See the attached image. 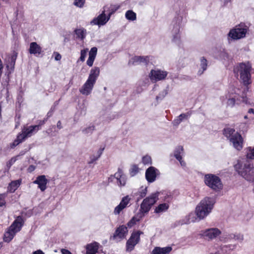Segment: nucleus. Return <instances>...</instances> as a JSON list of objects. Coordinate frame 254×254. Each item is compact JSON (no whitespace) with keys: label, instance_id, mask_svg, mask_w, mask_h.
Returning a JSON list of instances; mask_svg holds the SVG:
<instances>
[{"label":"nucleus","instance_id":"f257e3e1","mask_svg":"<svg viewBox=\"0 0 254 254\" xmlns=\"http://www.w3.org/2000/svg\"><path fill=\"white\" fill-rule=\"evenodd\" d=\"M234 168L238 174L249 182H254V167L249 161H238Z\"/></svg>","mask_w":254,"mask_h":254},{"label":"nucleus","instance_id":"f03ea898","mask_svg":"<svg viewBox=\"0 0 254 254\" xmlns=\"http://www.w3.org/2000/svg\"><path fill=\"white\" fill-rule=\"evenodd\" d=\"M251 69L252 66L249 63L247 64L242 63L235 66L233 71L235 76L238 77L240 74V80L244 85L247 86L252 82L250 73Z\"/></svg>","mask_w":254,"mask_h":254},{"label":"nucleus","instance_id":"7ed1b4c3","mask_svg":"<svg viewBox=\"0 0 254 254\" xmlns=\"http://www.w3.org/2000/svg\"><path fill=\"white\" fill-rule=\"evenodd\" d=\"M215 202L214 199L212 197H205L199 202L195 208V213L199 220L210 213Z\"/></svg>","mask_w":254,"mask_h":254},{"label":"nucleus","instance_id":"20e7f679","mask_svg":"<svg viewBox=\"0 0 254 254\" xmlns=\"http://www.w3.org/2000/svg\"><path fill=\"white\" fill-rule=\"evenodd\" d=\"M100 70L98 67H94L90 70L87 80L80 89V92L85 95H89L99 76Z\"/></svg>","mask_w":254,"mask_h":254},{"label":"nucleus","instance_id":"39448f33","mask_svg":"<svg viewBox=\"0 0 254 254\" xmlns=\"http://www.w3.org/2000/svg\"><path fill=\"white\" fill-rule=\"evenodd\" d=\"M223 134L232 144L237 150H241L243 147V138L241 134L232 128H226L223 129Z\"/></svg>","mask_w":254,"mask_h":254},{"label":"nucleus","instance_id":"423d86ee","mask_svg":"<svg viewBox=\"0 0 254 254\" xmlns=\"http://www.w3.org/2000/svg\"><path fill=\"white\" fill-rule=\"evenodd\" d=\"M204 182L206 186L212 190L218 191L223 188L221 179L219 177L211 174H206L204 176Z\"/></svg>","mask_w":254,"mask_h":254},{"label":"nucleus","instance_id":"0eeeda50","mask_svg":"<svg viewBox=\"0 0 254 254\" xmlns=\"http://www.w3.org/2000/svg\"><path fill=\"white\" fill-rule=\"evenodd\" d=\"M182 17H176L172 21L173 29L171 33L172 35V42L178 45L181 44L180 24L182 21Z\"/></svg>","mask_w":254,"mask_h":254},{"label":"nucleus","instance_id":"6e6552de","mask_svg":"<svg viewBox=\"0 0 254 254\" xmlns=\"http://www.w3.org/2000/svg\"><path fill=\"white\" fill-rule=\"evenodd\" d=\"M158 194L157 191L144 199L140 205V210L142 212L146 213L150 210L151 206L157 201Z\"/></svg>","mask_w":254,"mask_h":254},{"label":"nucleus","instance_id":"1a4fd4ad","mask_svg":"<svg viewBox=\"0 0 254 254\" xmlns=\"http://www.w3.org/2000/svg\"><path fill=\"white\" fill-rule=\"evenodd\" d=\"M247 32V26L244 24H240L231 30L228 35L234 40H238L245 37Z\"/></svg>","mask_w":254,"mask_h":254},{"label":"nucleus","instance_id":"9d476101","mask_svg":"<svg viewBox=\"0 0 254 254\" xmlns=\"http://www.w3.org/2000/svg\"><path fill=\"white\" fill-rule=\"evenodd\" d=\"M142 234L143 232L139 230L133 231L131 233L126 243L127 251L131 252L134 249L135 245L139 242L140 235Z\"/></svg>","mask_w":254,"mask_h":254},{"label":"nucleus","instance_id":"9b49d317","mask_svg":"<svg viewBox=\"0 0 254 254\" xmlns=\"http://www.w3.org/2000/svg\"><path fill=\"white\" fill-rule=\"evenodd\" d=\"M220 234L221 231L218 228H210L201 231L200 235L206 240H211Z\"/></svg>","mask_w":254,"mask_h":254},{"label":"nucleus","instance_id":"f8f14e48","mask_svg":"<svg viewBox=\"0 0 254 254\" xmlns=\"http://www.w3.org/2000/svg\"><path fill=\"white\" fill-rule=\"evenodd\" d=\"M106 7H104V10L102 13L99 14L97 17H95L91 22V23L93 25L101 26L105 25L110 19L108 16L106 15Z\"/></svg>","mask_w":254,"mask_h":254},{"label":"nucleus","instance_id":"ddd939ff","mask_svg":"<svg viewBox=\"0 0 254 254\" xmlns=\"http://www.w3.org/2000/svg\"><path fill=\"white\" fill-rule=\"evenodd\" d=\"M112 178H115L117 179V184L120 187H124L126 185L127 178L121 168H119L117 172L114 175H111L109 179Z\"/></svg>","mask_w":254,"mask_h":254},{"label":"nucleus","instance_id":"4468645a","mask_svg":"<svg viewBox=\"0 0 254 254\" xmlns=\"http://www.w3.org/2000/svg\"><path fill=\"white\" fill-rule=\"evenodd\" d=\"M24 224V221L22 216H18L9 227L11 231L14 232L16 234L19 232Z\"/></svg>","mask_w":254,"mask_h":254},{"label":"nucleus","instance_id":"2eb2a0df","mask_svg":"<svg viewBox=\"0 0 254 254\" xmlns=\"http://www.w3.org/2000/svg\"><path fill=\"white\" fill-rule=\"evenodd\" d=\"M48 183V180L44 175L38 176L36 180L33 181V183L38 185V188L41 191H44L46 190Z\"/></svg>","mask_w":254,"mask_h":254},{"label":"nucleus","instance_id":"dca6fc26","mask_svg":"<svg viewBox=\"0 0 254 254\" xmlns=\"http://www.w3.org/2000/svg\"><path fill=\"white\" fill-rule=\"evenodd\" d=\"M28 51L30 54H33L36 57L39 56L43 53L42 47L35 42H31L30 44Z\"/></svg>","mask_w":254,"mask_h":254},{"label":"nucleus","instance_id":"f3484780","mask_svg":"<svg viewBox=\"0 0 254 254\" xmlns=\"http://www.w3.org/2000/svg\"><path fill=\"white\" fill-rule=\"evenodd\" d=\"M128 232L127 227L125 225H121L118 227L113 234V238L114 239L119 238L120 239H124Z\"/></svg>","mask_w":254,"mask_h":254},{"label":"nucleus","instance_id":"a211bd4d","mask_svg":"<svg viewBox=\"0 0 254 254\" xmlns=\"http://www.w3.org/2000/svg\"><path fill=\"white\" fill-rule=\"evenodd\" d=\"M149 62V57L148 56H134L132 58L129 62L132 65H135L141 63L147 65Z\"/></svg>","mask_w":254,"mask_h":254},{"label":"nucleus","instance_id":"6ab92c4d","mask_svg":"<svg viewBox=\"0 0 254 254\" xmlns=\"http://www.w3.org/2000/svg\"><path fill=\"white\" fill-rule=\"evenodd\" d=\"M172 192L168 190H163L160 192V202L170 203L173 199Z\"/></svg>","mask_w":254,"mask_h":254},{"label":"nucleus","instance_id":"aec40b11","mask_svg":"<svg viewBox=\"0 0 254 254\" xmlns=\"http://www.w3.org/2000/svg\"><path fill=\"white\" fill-rule=\"evenodd\" d=\"M22 130L26 136L28 138L32 136L33 134H35L38 131V127L34 125L30 126L29 127H24Z\"/></svg>","mask_w":254,"mask_h":254},{"label":"nucleus","instance_id":"412c9836","mask_svg":"<svg viewBox=\"0 0 254 254\" xmlns=\"http://www.w3.org/2000/svg\"><path fill=\"white\" fill-rule=\"evenodd\" d=\"M145 177L148 182L151 183L155 181L156 178V173L154 168L150 167L145 172Z\"/></svg>","mask_w":254,"mask_h":254},{"label":"nucleus","instance_id":"4be33fe9","mask_svg":"<svg viewBox=\"0 0 254 254\" xmlns=\"http://www.w3.org/2000/svg\"><path fill=\"white\" fill-rule=\"evenodd\" d=\"M15 234L16 233L13 231H11L10 229L8 227L3 235V241L9 243L13 239Z\"/></svg>","mask_w":254,"mask_h":254},{"label":"nucleus","instance_id":"5701e85b","mask_svg":"<svg viewBox=\"0 0 254 254\" xmlns=\"http://www.w3.org/2000/svg\"><path fill=\"white\" fill-rule=\"evenodd\" d=\"M197 218L195 217V214L193 213H190L186 216L185 219L182 220L181 222V225L194 222L197 220Z\"/></svg>","mask_w":254,"mask_h":254},{"label":"nucleus","instance_id":"b1692460","mask_svg":"<svg viewBox=\"0 0 254 254\" xmlns=\"http://www.w3.org/2000/svg\"><path fill=\"white\" fill-rule=\"evenodd\" d=\"M99 247V244L96 242H94L86 246V252L98 253Z\"/></svg>","mask_w":254,"mask_h":254},{"label":"nucleus","instance_id":"393cba45","mask_svg":"<svg viewBox=\"0 0 254 254\" xmlns=\"http://www.w3.org/2000/svg\"><path fill=\"white\" fill-rule=\"evenodd\" d=\"M21 183V180H17L13 181L9 183L8 187V190L12 192H13L19 187Z\"/></svg>","mask_w":254,"mask_h":254},{"label":"nucleus","instance_id":"a878e982","mask_svg":"<svg viewBox=\"0 0 254 254\" xmlns=\"http://www.w3.org/2000/svg\"><path fill=\"white\" fill-rule=\"evenodd\" d=\"M184 153V148L182 146H177L174 151V156L177 160H181L182 154Z\"/></svg>","mask_w":254,"mask_h":254},{"label":"nucleus","instance_id":"bb28decb","mask_svg":"<svg viewBox=\"0 0 254 254\" xmlns=\"http://www.w3.org/2000/svg\"><path fill=\"white\" fill-rule=\"evenodd\" d=\"M147 193V188H141L136 192L134 193V195L136 196V200L138 201L139 200L145 196Z\"/></svg>","mask_w":254,"mask_h":254},{"label":"nucleus","instance_id":"cd10ccee","mask_svg":"<svg viewBox=\"0 0 254 254\" xmlns=\"http://www.w3.org/2000/svg\"><path fill=\"white\" fill-rule=\"evenodd\" d=\"M16 58V54H13L9 58L8 63L6 65V67L7 68H10L12 70L14 69Z\"/></svg>","mask_w":254,"mask_h":254},{"label":"nucleus","instance_id":"c85d7f7f","mask_svg":"<svg viewBox=\"0 0 254 254\" xmlns=\"http://www.w3.org/2000/svg\"><path fill=\"white\" fill-rule=\"evenodd\" d=\"M105 149V147H100V149L98 150L97 152V155H91L90 157V160L88 162V164H91L93 163L95 161L97 160L98 158H100L102 154L103 153V152Z\"/></svg>","mask_w":254,"mask_h":254},{"label":"nucleus","instance_id":"c756f323","mask_svg":"<svg viewBox=\"0 0 254 254\" xmlns=\"http://www.w3.org/2000/svg\"><path fill=\"white\" fill-rule=\"evenodd\" d=\"M76 38L83 40L86 36V30L84 28L75 29L74 31Z\"/></svg>","mask_w":254,"mask_h":254},{"label":"nucleus","instance_id":"7c9ffc66","mask_svg":"<svg viewBox=\"0 0 254 254\" xmlns=\"http://www.w3.org/2000/svg\"><path fill=\"white\" fill-rule=\"evenodd\" d=\"M106 7V10L107 12H108V16L110 18L111 16L119 8V6L115 5H111L110 7Z\"/></svg>","mask_w":254,"mask_h":254},{"label":"nucleus","instance_id":"2f4dec72","mask_svg":"<svg viewBox=\"0 0 254 254\" xmlns=\"http://www.w3.org/2000/svg\"><path fill=\"white\" fill-rule=\"evenodd\" d=\"M149 77L152 82L158 81L159 80V70L156 71L152 69L150 73Z\"/></svg>","mask_w":254,"mask_h":254},{"label":"nucleus","instance_id":"473e14b6","mask_svg":"<svg viewBox=\"0 0 254 254\" xmlns=\"http://www.w3.org/2000/svg\"><path fill=\"white\" fill-rule=\"evenodd\" d=\"M126 17L129 20L133 21L136 19V14L132 10H128L126 13Z\"/></svg>","mask_w":254,"mask_h":254},{"label":"nucleus","instance_id":"72a5a7b5","mask_svg":"<svg viewBox=\"0 0 254 254\" xmlns=\"http://www.w3.org/2000/svg\"><path fill=\"white\" fill-rule=\"evenodd\" d=\"M139 172V168L138 166L136 164L131 165L129 173L130 177H133L135 176Z\"/></svg>","mask_w":254,"mask_h":254},{"label":"nucleus","instance_id":"f704fd0d","mask_svg":"<svg viewBox=\"0 0 254 254\" xmlns=\"http://www.w3.org/2000/svg\"><path fill=\"white\" fill-rule=\"evenodd\" d=\"M200 66L202 69V71L201 72L199 71L198 73L201 74L206 69L207 66V61L204 57H202L200 59Z\"/></svg>","mask_w":254,"mask_h":254},{"label":"nucleus","instance_id":"c9c22d12","mask_svg":"<svg viewBox=\"0 0 254 254\" xmlns=\"http://www.w3.org/2000/svg\"><path fill=\"white\" fill-rule=\"evenodd\" d=\"M228 240H243V237L239 234V235H237V234H228L227 236V237L226 238Z\"/></svg>","mask_w":254,"mask_h":254},{"label":"nucleus","instance_id":"e433bc0d","mask_svg":"<svg viewBox=\"0 0 254 254\" xmlns=\"http://www.w3.org/2000/svg\"><path fill=\"white\" fill-rule=\"evenodd\" d=\"M248 152L247 153V158L254 159V147H249L247 148Z\"/></svg>","mask_w":254,"mask_h":254},{"label":"nucleus","instance_id":"4c0bfd02","mask_svg":"<svg viewBox=\"0 0 254 254\" xmlns=\"http://www.w3.org/2000/svg\"><path fill=\"white\" fill-rule=\"evenodd\" d=\"M248 129V126L245 123H240L239 125L238 129L239 131V133L241 132L245 133L247 131Z\"/></svg>","mask_w":254,"mask_h":254},{"label":"nucleus","instance_id":"58836bf2","mask_svg":"<svg viewBox=\"0 0 254 254\" xmlns=\"http://www.w3.org/2000/svg\"><path fill=\"white\" fill-rule=\"evenodd\" d=\"M130 199L131 198L129 197L128 195H126V196L123 197L120 203L122 204L123 207L126 208L127 204L129 203Z\"/></svg>","mask_w":254,"mask_h":254},{"label":"nucleus","instance_id":"ea45409f","mask_svg":"<svg viewBox=\"0 0 254 254\" xmlns=\"http://www.w3.org/2000/svg\"><path fill=\"white\" fill-rule=\"evenodd\" d=\"M170 203L160 202V212L166 211L169 207Z\"/></svg>","mask_w":254,"mask_h":254},{"label":"nucleus","instance_id":"a19ab883","mask_svg":"<svg viewBox=\"0 0 254 254\" xmlns=\"http://www.w3.org/2000/svg\"><path fill=\"white\" fill-rule=\"evenodd\" d=\"M17 140H18L21 143L24 141L27 137L26 136L23 131L22 130L20 132H19L16 138Z\"/></svg>","mask_w":254,"mask_h":254},{"label":"nucleus","instance_id":"79ce46f5","mask_svg":"<svg viewBox=\"0 0 254 254\" xmlns=\"http://www.w3.org/2000/svg\"><path fill=\"white\" fill-rule=\"evenodd\" d=\"M142 162L144 165H150L152 163L151 158L149 155H145L142 158Z\"/></svg>","mask_w":254,"mask_h":254},{"label":"nucleus","instance_id":"37998d69","mask_svg":"<svg viewBox=\"0 0 254 254\" xmlns=\"http://www.w3.org/2000/svg\"><path fill=\"white\" fill-rule=\"evenodd\" d=\"M172 250V248L171 247H160V254H169Z\"/></svg>","mask_w":254,"mask_h":254},{"label":"nucleus","instance_id":"c03bdc74","mask_svg":"<svg viewBox=\"0 0 254 254\" xmlns=\"http://www.w3.org/2000/svg\"><path fill=\"white\" fill-rule=\"evenodd\" d=\"M87 51H88L87 49H84L81 50L80 57L78 61H80L82 62H83L85 61Z\"/></svg>","mask_w":254,"mask_h":254},{"label":"nucleus","instance_id":"a18cd8bd","mask_svg":"<svg viewBox=\"0 0 254 254\" xmlns=\"http://www.w3.org/2000/svg\"><path fill=\"white\" fill-rule=\"evenodd\" d=\"M219 59L222 60H227L229 59L228 54L225 51H222L220 52L219 55Z\"/></svg>","mask_w":254,"mask_h":254},{"label":"nucleus","instance_id":"49530a36","mask_svg":"<svg viewBox=\"0 0 254 254\" xmlns=\"http://www.w3.org/2000/svg\"><path fill=\"white\" fill-rule=\"evenodd\" d=\"M6 194L5 193H0V207L5 206L6 201L5 200Z\"/></svg>","mask_w":254,"mask_h":254},{"label":"nucleus","instance_id":"de8ad7c7","mask_svg":"<svg viewBox=\"0 0 254 254\" xmlns=\"http://www.w3.org/2000/svg\"><path fill=\"white\" fill-rule=\"evenodd\" d=\"M139 220L137 219L135 217H133L127 223V225L128 227L131 228L133 226L137 221Z\"/></svg>","mask_w":254,"mask_h":254},{"label":"nucleus","instance_id":"09e8293b","mask_svg":"<svg viewBox=\"0 0 254 254\" xmlns=\"http://www.w3.org/2000/svg\"><path fill=\"white\" fill-rule=\"evenodd\" d=\"M97 53V48L95 47H93L91 49V50L89 52V56H90L91 57H93L94 58H95Z\"/></svg>","mask_w":254,"mask_h":254},{"label":"nucleus","instance_id":"8fccbe9b","mask_svg":"<svg viewBox=\"0 0 254 254\" xmlns=\"http://www.w3.org/2000/svg\"><path fill=\"white\" fill-rule=\"evenodd\" d=\"M125 208L123 207V206H122V204H121L120 203L115 208V210H114V213L115 214H119L120 213V212H121V211H122V210H123Z\"/></svg>","mask_w":254,"mask_h":254},{"label":"nucleus","instance_id":"3c124183","mask_svg":"<svg viewBox=\"0 0 254 254\" xmlns=\"http://www.w3.org/2000/svg\"><path fill=\"white\" fill-rule=\"evenodd\" d=\"M21 142L16 138L11 143L9 144V148L10 149H14L16 146L18 145Z\"/></svg>","mask_w":254,"mask_h":254},{"label":"nucleus","instance_id":"603ef678","mask_svg":"<svg viewBox=\"0 0 254 254\" xmlns=\"http://www.w3.org/2000/svg\"><path fill=\"white\" fill-rule=\"evenodd\" d=\"M21 142L16 138L11 143L9 144V148L10 149H14L16 146L18 145Z\"/></svg>","mask_w":254,"mask_h":254},{"label":"nucleus","instance_id":"864d4df0","mask_svg":"<svg viewBox=\"0 0 254 254\" xmlns=\"http://www.w3.org/2000/svg\"><path fill=\"white\" fill-rule=\"evenodd\" d=\"M21 142L16 138L11 143L9 144V148L10 149H14L16 146L18 145Z\"/></svg>","mask_w":254,"mask_h":254},{"label":"nucleus","instance_id":"5fc2aeb1","mask_svg":"<svg viewBox=\"0 0 254 254\" xmlns=\"http://www.w3.org/2000/svg\"><path fill=\"white\" fill-rule=\"evenodd\" d=\"M85 3V0H75L74 4L79 7H82Z\"/></svg>","mask_w":254,"mask_h":254},{"label":"nucleus","instance_id":"6e6d98bb","mask_svg":"<svg viewBox=\"0 0 254 254\" xmlns=\"http://www.w3.org/2000/svg\"><path fill=\"white\" fill-rule=\"evenodd\" d=\"M191 115L190 112H188L186 114H181L178 117L179 119H181V122H182L184 119H187L188 117H190Z\"/></svg>","mask_w":254,"mask_h":254},{"label":"nucleus","instance_id":"4d7b16f0","mask_svg":"<svg viewBox=\"0 0 254 254\" xmlns=\"http://www.w3.org/2000/svg\"><path fill=\"white\" fill-rule=\"evenodd\" d=\"M95 59V58L89 56V58L86 62L87 64L90 67L92 66L93 64Z\"/></svg>","mask_w":254,"mask_h":254},{"label":"nucleus","instance_id":"13d9d810","mask_svg":"<svg viewBox=\"0 0 254 254\" xmlns=\"http://www.w3.org/2000/svg\"><path fill=\"white\" fill-rule=\"evenodd\" d=\"M227 105L231 107H233L235 104V99L234 98H230L227 101Z\"/></svg>","mask_w":254,"mask_h":254},{"label":"nucleus","instance_id":"bf43d9fd","mask_svg":"<svg viewBox=\"0 0 254 254\" xmlns=\"http://www.w3.org/2000/svg\"><path fill=\"white\" fill-rule=\"evenodd\" d=\"M169 85H167L166 89H165L162 92V94H160V99L161 98H164L166 95L168 93Z\"/></svg>","mask_w":254,"mask_h":254},{"label":"nucleus","instance_id":"052dcab7","mask_svg":"<svg viewBox=\"0 0 254 254\" xmlns=\"http://www.w3.org/2000/svg\"><path fill=\"white\" fill-rule=\"evenodd\" d=\"M95 127L94 126H92L91 127H87L85 129L83 130V132H84L85 133H88L89 132H92V131L94 130Z\"/></svg>","mask_w":254,"mask_h":254},{"label":"nucleus","instance_id":"680f3d73","mask_svg":"<svg viewBox=\"0 0 254 254\" xmlns=\"http://www.w3.org/2000/svg\"><path fill=\"white\" fill-rule=\"evenodd\" d=\"M167 75V72L165 71H161L160 70V80L164 79Z\"/></svg>","mask_w":254,"mask_h":254},{"label":"nucleus","instance_id":"e2e57ef3","mask_svg":"<svg viewBox=\"0 0 254 254\" xmlns=\"http://www.w3.org/2000/svg\"><path fill=\"white\" fill-rule=\"evenodd\" d=\"M47 121V119H44V120H40L39 122V124L38 125H34L35 126H37L38 127V130H40L41 128V126L44 125L46 122Z\"/></svg>","mask_w":254,"mask_h":254},{"label":"nucleus","instance_id":"0e129e2a","mask_svg":"<svg viewBox=\"0 0 254 254\" xmlns=\"http://www.w3.org/2000/svg\"><path fill=\"white\" fill-rule=\"evenodd\" d=\"M36 169V167L33 165H30L27 168V172L28 173H32Z\"/></svg>","mask_w":254,"mask_h":254},{"label":"nucleus","instance_id":"69168bd1","mask_svg":"<svg viewBox=\"0 0 254 254\" xmlns=\"http://www.w3.org/2000/svg\"><path fill=\"white\" fill-rule=\"evenodd\" d=\"M17 158L16 157H13L11 158L10 160H9L8 164L10 166L12 165L14 162L16 161Z\"/></svg>","mask_w":254,"mask_h":254},{"label":"nucleus","instance_id":"338daca9","mask_svg":"<svg viewBox=\"0 0 254 254\" xmlns=\"http://www.w3.org/2000/svg\"><path fill=\"white\" fill-rule=\"evenodd\" d=\"M54 55H55V59L56 61H60L62 58L61 55L58 52H54Z\"/></svg>","mask_w":254,"mask_h":254},{"label":"nucleus","instance_id":"774afa93","mask_svg":"<svg viewBox=\"0 0 254 254\" xmlns=\"http://www.w3.org/2000/svg\"><path fill=\"white\" fill-rule=\"evenodd\" d=\"M61 252H62V254H72L69 251H68V250H66V249H63L62 250Z\"/></svg>","mask_w":254,"mask_h":254}]
</instances>
